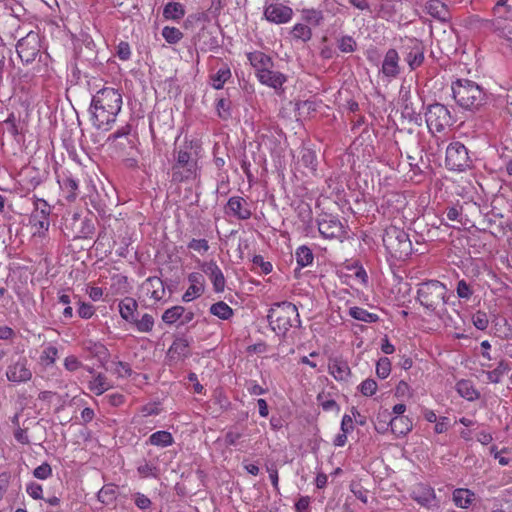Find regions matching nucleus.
<instances>
[{"mask_svg":"<svg viewBox=\"0 0 512 512\" xmlns=\"http://www.w3.org/2000/svg\"><path fill=\"white\" fill-rule=\"evenodd\" d=\"M121 107L122 96L118 90L110 87L99 90L93 96L90 105L94 126L101 129L115 122Z\"/></svg>","mask_w":512,"mask_h":512,"instance_id":"f257e3e1","label":"nucleus"},{"mask_svg":"<svg viewBox=\"0 0 512 512\" xmlns=\"http://www.w3.org/2000/svg\"><path fill=\"white\" fill-rule=\"evenodd\" d=\"M453 97L457 104L464 109H479L486 99L483 89L474 81L457 79L451 86Z\"/></svg>","mask_w":512,"mask_h":512,"instance_id":"f03ea898","label":"nucleus"},{"mask_svg":"<svg viewBox=\"0 0 512 512\" xmlns=\"http://www.w3.org/2000/svg\"><path fill=\"white\" fill-rule=\"evenodd\" d=\"M267 319L271 329L283 336L295 323H301L296 305L288 301L275 303L270 308Z\"/></svg>","mask_w":512,"mask_h":512,"instance_id":"7ed1b4c3","label":"nucleus"},{"mask_svg":"<svg viewBox=\"0 0 512 512\" xmlns=\"http://www.w3.org/2000/svg\"><path fill=\"white\" fill-rule=\"evenodd\" d=\"M383 243L390 255L396 259H405L412 253V243L409 235L396 226L385 229Z\"/></svg>","mask_w":512,"mask_h":512,"instance_id":"20e7f679","label":"nucleus"},{"mask_svg":"<svg viewBox=\"0 0 512 512\" xmlns=\"http://www.w3.org/2000/svg\"><path fill=\"white\" fill-rule=\"evenodd\" d=\"M446 286L437 280H429L418 285L417 300L430 311H436L438 307L446 303Z\"/></svg>","mask_w":512,"mask_h":512,"instance_id":"39448f33","label":"nucleus"},{"mask_svg":"<svg viewBox=\"0 0 512 512\" xmlns=\"http://www.w3.org/2000/svg\"><path fill=\"white\" fill-rule=\"evenodd\" d=\"M425 116L427 127L432 133L442 132L454 123V119L449 109L441 103L429 105Z\"/></svg>","mask_w":512,"mask_h":512,"instance_id":"423d86ee","label":"nucleus"},{"mask_svg":"<svg viewBox=\"0 0 512 512\" xmlns=\"http://www.w3.org/2000/svg\"><path fill=\"white\" fill-rule=\"evenodd\" d=\"M446 165L452 170L463 171L470 166L467 148L461 142H452L446 149Z\"/></svg>","mask_w":512,"mask_h":512,"instance_id":"0eeeda50","label":"nucleus"},{"mask_svg":"<svg viewBox=\"0 0 512 512\" xmlns=\"http://www.w3.org/2000/svg\"><path fill=\"white\" fill-rule=\"evenodd\" d=\"M18 56L24 63H31L40 52V38L37 33L29 32L16 45Z\"/></svg>","mask_w":512,"mask_h":512,"instance_id":"6e6552de","label":"nucleus"},{"mask_svg":"<svg viewBox=\"0 0 512 512\" xmlns=\"http://www.w3.org/2000/svg\"><path fill=\"white\" fill-rule=\"evenodd\" d=\"M50 206L43 199H38L35 203V210L30 216V223L34 228V235L44 236L49 229Z\"/></svg>","mask_w":512,"mask_h":512,"instance_id":"1a4fd4ad","label":"nucleus"},{"mask_svg":"<svg viewBox=\"0 0 512 512\" xmlns=\"http://www.w3.org/2000/svg\"><path fill=\"white\" fill-rule=\"evenodd\" d=\"M318 230L327 239H343L347 233L341 221L331 214H323L318 219Z\"/></svg>","mask_w":512,"mask_h":512,"instance_id":"9d476101","label":"nucleus"},{"mask_svg":"<svg viewBox=\"0 0 512 512\" xmlns=\"http://www.w3.org/2000/svg\"><path fill=\"white\" fill-rule=\"evenodd\" d=\"M405 60L411 70L420 67L424 62L425 46L416 38H406L403 44Z\"/></svg>","mask_w":512,"mask_h":512,"instance_id":"9b49d317","label":"nucleus"},{"mask_svg":"<svg viewBox=\"0 0 512 512\" xmlns=\"http://www.w3.org/2000/svg\"><path fill=\"white\" fill-rule=\"evenodd\" d=\"M485 27L502 39L501 46L512 54V20L502 18L487 21Z\"/></svg>","mask_w":512,"mask_h":512,"instance_id":"f8f14e48","label":"nucleus"},{"mask_svg":"<svg viewBox=\"0 0 512 512\" xmlns=\"http://www.w3.org/2000/svg\"><path fill=\"white\" fill-rule=\"evenodd\" d=\"M293 10L282 3L270 4L264 9V17L267 21L275 24H284L291 20Z\"/></svg>","mask_w":512,"mask_h":512,"instance_id":"ddd939ff","label":"nucleus"},{"mask_svg":"<svg viewBox=\"0 0 512 512\" xmlns=\"http://www.w3.org/2000/svg\"><path fill=\"white\" fill-rule=\"evenodd\" d=\"M7 379L12 382H26L32 377V372L27 367V360L22 358L11 364L6 372Z\"/></svg>","mask_w":512,"mask_h":512,"instance_id":"4468645a","label":"nucleus"},{"mask_svg":"<svg viewBox=\"0 0 512 512\" xmlns=\"http://www.w3.org/2000/svg\"><path fill=\"white\" fill-rule=\"evenodd\" d=\"M71 221L75 230L74 238H88L94 233L95 225L92 219L82 218L80 214L74 213Z\"/></svg>","mask_w":512,"mask_h":512,"instance_id":"2eb2a0df","label":"nucleus"},{"mask_svg":"<svg viewBox=\"0 0 512 512\" xmlns=\"http://www.w3.org/2000/svg\"><path fill=\"white\" fill-rule=\"evenodd\" d=\"M226 208L228 214H232L239 220L249 219L252 214L247 201L239 196L229 198Z\"/></svg>","mask_w":512,"mask_h":512,"instance_id":"dca6fc26","label":"nucleus"},{"mask_svg":"<svg viewBox=\"0 0 512 512\" xmlns=\"http://www.w3.org/2000/svg\"><path fill=\"white\" fill-rule=\"evenodd\" d=\"M203 272L210 278L215 292H223L225 288V278L216 262L210 261L202 265Z\"/></svg>","mask_w":512,"mask_h":512,"instance_id":"f3484780","label":"nucleus"},{"mask_svg":"<svg viewBox=\"0 0 512 512\" xmlns=\"http://www.w3.org/2000/svg\"><path fill=\"white\" fill-rule=\"evenodd\" d=\"M247 58L255 69L256 76L274 67L272 58L261 51L250 52L247 54Z\"/></svg>","mask_w":512,"mask_h":512,"instance_id":"a211bd4d","label":"nucleus"},{"mask_svg":"<svg viewBox=\"0 0 512 512\" xmlns=\"http://www.w3.org/2000/svg\"><path fill=\"white\" fill-rule=\"evenodd\" d=\"M188 280L190 286L182 297L185 302H189L193 300L194 297L200 296L204 291V277L202 274L193 272L189 274Z\"/></svg>","mask_w":512,"mask_h":512,"instance_id":"6ab92c4d","label":"nucleus"},{"mask_svg":"<svg viewBox=\"0 0 512 512\" xmlns=\"http://www.w3.org/2000/svg\"><path fill=\"white\" fill-rule=\"evenodd\" d=\"M186 168L187 176H196L197 174V161L191 158V154L187 151L179 150L177 152L176 162L172 169Z\"/></svg>","mask_w":512,"mask_h":512,"instance_id":"aec40b11","label":"nucleus"},{"mask_svg":"<svg viewBox=\"0 0 512 512\" xmlns=\"http://www.w3.org/2000/svg\"><path fill=\"white\" fill-rule=\"evenodd\" d=\"M137 308L138 303L132 297H125L119 303V312L121 317L130 323L136 321V318L138 316Z\"/></svg>","mask_w":512,"mask_h":512,"instance_id":"412c9836","label":"nucleus"},{"mask_svg":"<svg viewBox=\"0 0 512 512\" xmlns=\"http://www.w3.org/2000/svg\"><path fill=\"white\" fill-rule=\"evenodd\" d=\"M398 59V53L395 49H389L386 52L382 64V72L384 75L388 77H395L399 73Z\"/></svg>","mask_w":512,"mask_h":512,"instance_id":"4be33fe9","label":"nucleus"},{"mask_svg":"<svg viewBox=\"0 0 512 512\" xmlns=\"http://www.w3.org/2000/svg\"><path fill=\"white\" fill-rule=\"evenodd\" d=\"M328 367L336 380H346L351 374L348 363L339 358L330 359Z\"/></svg>","mask_w":512,"mask_h":512,"instance_id":"5701e85b","label":"nucleus"},{"mask_svg":"<svg viewBox=\"0 0 512 512\" xmlns=\"http://www.w3.org/2000/svg\"><path fill=\"white\" fill-rule=\"evenodd\" d=\"M259 81L267 85L269 87H272L274 89L281 88L283 83L286 81V76L278 71H273L272 69H269L265 71L264 73H261L257 76Z\"/></svg>","mask_w":512,"mask_h":512,"instance_id":"b1692460","label":"nucleus"},{"mask_svg":"<svg viewBox=\"0 0 512 512\" xmlns=\"http://www.w3.org/2000/svg\"><path fill=\"white\" fill-rule=\"evenodd\" d=\"M391 431L397 436H404L412 430V421L406 416H394L389 420Z\"/></svg>","mask_w":512,"mask_h":512,"instance_id":"393cba45","label":"nucleus"},{"mask_svg":"<svg viewBox=\"0 0 512 512\" xmlns=\"http://www.w3.org/2000/svg\"><path fill=\"white\" fill-rule=\"evenodd\" d=\"M413 499L422 506L430 507L435 500L434 490L429 486H419L413 491Z\"/></svg>","mask_w":512,"mask_h":512,"instance_id":"a878e982","label":"nucleus"},{"mask_svg":"<svg viewBox=\"0 0 512 512\" xmlns=\"http://www.w3.org/2000/svg\"><path fill=\"white\" fill-rule=\"evenodd\" d=\"M474 499V493L469 489L458 488L453 491V501L460 508H468Z\"/></svg>","mask_w":512,"mask_h":512,"instance_id":"bb28decb","label":"nucleus"},{"mask_svg":"<svg viewBox=\"0 0 512 512\" xmlns=\"http://www.w3.org/2000/svg\"><path fill=\"white\" fill-rule=\"evenodd\" d=\"M148 292L154 300H161L165 295V287L163 281L158 277H150L147 279Z\"/></svg>","mask_w":512,"mask_h":512,"instance_id":"cd10ccee","label":"nucleus"},{"mask_svg":"<svg viewBox=\"0 0 512 512\" xmlns=\"http://www.w3.org/2000/svg\"><path fill=\"white\" fill-rule=\"evenodd\" d=\"M426 9L434 18H438L440 20H445L447 18V7L440 0H430L426 5Z\"/></svg>","mask_w":512,"mask_h":512,"instance_id":"c85d7f7f","label":"nucleus"},{"mask_svg":"<svg viewBox=\"0 0 512 512\" xmlns=\"http://www.w3.org/2000/svg\"><path fill=\"white\" fill-rule=\"evenodd\" d=\"M59 184L62 190L67 193L66 199L74 201L77 197L78 182L72 177L65 176L62 180H59Z\"/></svg>","mask_w":512,"mask_h":512,"instance_id":"c756f323","label":"nucleus"},{"mask_svg":"<svg viewBox=\"0 0 512 512\" xmlns=\"http://www.w3.org/2000/svg\"><path fill=\"white\" fill-rule=\"evenodd\" d=\"M185 15L184 7L179 2H169L165 5L163 16L166 19L179 20Z\"/></svg>","mask_w":512,"mask_h":512,"instance_id":"7c9ffc66","label":"nucleus"},{"mask_svg":"<svg viewBox=\"0 0 512 512\" xmlns=\"http://www.w3.org/2000/svg\"><path fill=\"white\" fill-rule=\"evenodd\" d=\"M295 257H296L298 267L300 269L312 264L313 259H314L312 250L305 245L297 248V250L295 252Z\"/></svg>","mask_w":512,"mask_h":512,"instance_id":"2f4dec72","label":"nucleus"},{"mask_svg":"<svg viewBox=\"0 0 512 512\" xmlns=\"http://www.w3.org/2000/svg\"><path fill=\"white\" fill-rule=\"evenodd\" d=\"M349 314L356 320H360L367 323L377 322L379 317L377 314L370 313L367 310L360 307H352L349 310Z\"/></svg>","mask_w":512,"mask_h":512,"instance_id":"473e14b6","label":"nucleus"},{"mask_svg":"<svg viewBox=\"0 0 512 512\" xmlns=\"http://www.w3.org/2000/svg\"><path fill=\"white\" fill-rule=\"evenodd\" d=\"M458 393L467 400H474L478 398V392L473 388L472 384L468 380H460L456 384Z\"/></svg>","mask_w":512,"mask_h":512,"instance_id":"72a5a7b5","label":"nucleus"},{"mask_svg":"<svg viewBox=\"0 0 512 512\" xmlns=\"http://www.w3.org/2000/svg\"><path fill=\"white\" fill-rule=\"evenodd\" d=\"M149 442L155 446L167 447L173 443V437L168 431H157L149 437Z\"/></svg>","mask_w":512,"mask_h":512,"instance_id":"f704fd0d","label":"nucleus"},{"mask_svg":"<svg viewBox=\"0 0 512 512\" xmlns=\"http://www.w3.org/2000/svg\"><path fill=\"white\" fill-rule=\"evenodd\" d=\"M210 313L222 320H227L233 315V310L225 302L219 301L210 307Z\"/></svg>","mask_w":512,"mask_h":512,"instance_id":"c9c22d12","label":"nucleus"},{"mask_svg":"<svg viewBox=\"0 0 512 512\" xmlns=\"http://www.w3.org/2000/svg\"><path fill=\"white\" fill-rule=\"evenodd\" d=\"M110 388V384L107 381L106 376L99 373L92 381L89 383V389L94 392L96 395H101L105 391Z\"/></svg>","mask_w":512,"mask_h":512,"instance_id":"e433bc0d","label":"nucleus"},{"mask_svg":"<svg viewBox=\"0 0 512 512\" xmlns=\"http://www.w3.org/2000/svg\"><path fill=\"white\" fill-rule=\"evenodd\" d=\"M510 370L506 361H500L495 369L487 373V378L492 383H499L504 374Z\"/></svg>","mask_w":512,"mask_h":512,"instance_id":"4c0bfd02","label":"nucleus"},{"mask_svg":"<svg viewBox=\"0 0 512 512\" xmlns=\"http://www.w3.org/2000/svg\"><path fill=\"white\" fill-rule=\"evenodd\" d=\"M185 312V308L183 306H174L169 309H167L163 315L162 320L166 324L172 325L177 320H180L181 315Z\"/></svg>","mask_w":512,"mask_h":512,"instance_id":"58836bf2","label":"nucleus"},{"mask_svg":"<svg viewBox=\"0 0 512 512\" xmlns=\"http://www.w3.org/2000/svg\"><path fill=\"white\" fill-rule=\"evenodd\" d=\"M97 498L104 504H109L116 499V486L108 484L103 486L97 494Z\"/></svg>","mask_w":512,"mask_h":512,"instance_id":"ea45409f","label":"nucleus"},{"mask_svg":"<svg viewBox=\"0 0 512 512\" xmlns=\"http://www.w3.org/2000/svg\"><path fill=\"white\" fill-rule=\"evenodd\" d=\"M189 344L190 343L186 338H183V337L176 338L173 341V343L169 349V352L176 353L179 356L187 357L189 355V350H188Z\"/></svg>","mask_w":512,"mask_h":512,"instance_id":"a19ab883","label":"nucleus"},{"mask_svg":"<svg viewBox=\"0 0 512 512\" xmlns=\"http://www.w3.org/2000/svg\"><path fill=\"white\" fill-rule=\"evenodd\" d=\"M301 162L311 171H315L317 166V157L315 152L311 149L303 148L301 150Z\"/></svg>","mask_w":512,"mask_h":512,"instance_id":"79ce46f5","label":"nucleus"},{"mask_svg":"<svg viewBox=\"0 0 512 512\" xmlns=\"http://www.w3.org/2000/svg\"><path fill=\"white\" fill-rule=\"evenodd\" d=\"M138 331L140 332H150L154 326V318L150 314H144L141 319L136 318V321L132 322Z\"/></svg>","mask_w":512,"mask_h":512,"instance_id":"37998d69","label":"nucleus"},{"mask_svg":"<svg viewBox=\"0 0 512 512\" xmlns=\"http://www.w3.org/2000/svg\"><path fill=\"white\" fill-rule=\"evenodd\" d=\"M391 419V413L387 409L380 411L377 414V423L375 424L376 430L381 433L386 432L388 427H390L389 420Z\"/></svg>","mask_w":512,"mask_h":512,"instance_id":"c03bdc74","label":"nucleus"},{"mask_svg":"<svg viewBox=\"0 0 512 512\" xmlns=\"http://www.w3.org/2000/svg\"><path fill=\"white\" fill-rule=\"evenodd\" d=\"M162 36L168 43L176 44L182 39L183 33L178 28L166 26L162 30Z\"/></svg>","mask_w":512,"mask_h":512,"instance_id":"a18cd8bd","label":"nucleus"},{"mask_svg":"<svg viewBox=\"0 0 512 512\" xmlns=\"http://www.w3.org/2000/svg\"><path fill=\"white\" fill-rule=\"evenodd\" d=\"M291 33L294 38L301 39L305 42L310 40L312 37L311 29L307 25L300 24V23L296 24L293 27Z\"/></svg>","mask_w":512,"mask_h":512,"instance_id":"49530a36","label":"nucleus"},{"mask_svg":"<svg viewBox=\"0 0 512 512\" xmlns=\"http://www.w3.org/2000/svg\"><path fill=\"white\" fill-rule=\"evenodd\" d=\"M231 77V71L229 68H222L212 77L213 87L215 89H221L224 83Z\"/></svg>","mask_w":512,"mask_h":512,"instance_id":"de8ad7c7","label":"nucleus"},{"mask_svg":"<svg viewBox=\"0 0 512 512\" xmlns=\"http://www.w3.org/2000/svg\"><path fill=\"white\" fill-rule=\"evenodd\" d=\"M391 372V362L387 357H382L377 361L376 374L379 378L385 379Z\"/></svg>","mask_w":512,"mask_h":512,"instance_id":"09e8293b","label":"nucleus"},{"mask_svg":"<svg viewBox=\"0 0 512 512\" xmlns=\"http://www.w3.org/2000/svg\"><path fill=\"white\" fill-rule=\"evenodd\" d=\"M402 115L405 118H408L411 122H414L415 124L420 125L422 122L421 113L416 112L412 107V103H408L407 101L403 107Z\"/></svg>","mask_w":512,"mask_h":512,"instance_id":"8fccbe9b","label":"nucleus"},{"mask_svg":"<svg viewBox=\"0 0 512 512\" xmlns=\"http://www.w3.org/2000/svg\"><path fill=\"white\" fill-rule=\"evenodd\" d=\"M303 17L308 23L317 26L323 20V13L316 9H306L303 10Z\"/></svg>","mask_w":512,"mask_h":512,"instance_id":"3c124183","label":"nucleus"},{"mask_svg":"<svg viewBox=\"0 0 512 512\" xmlns=\"http://www.w3.org/2000/svg\"><path fill=\"white\" fill-rule=\"evenodd\" d=\"M472 322L474 326L479 330H485L488 327L489 319L485 312L477 311L472 316Z\"/></svg>","mask_w":512,"mask_h":512,"instance_id":"603ef678","label":"nucleus"},{"mask_svg":"<svg viewBox=\"0 0 512 512\" xmlns=\"http://www.w3.org/2000/svg\"><path fill=\"white\" fill-rule=\"evenodd\" d=\"M360 392L364 396H372L376 393L377 382L374 379H366L359 386Z\"/></svg>","mask_w":512,"mask_h":512,"instance_id":"864d4df0","label":"nucleus"},{"mask_svg":"<svg viewBox=\"0 0 512 512\" xmlns=\"http://www.w3.org/2000/svg\"><path fill=\"white\" fill-rule=\"evenodd\" d=\"M33 475L37 479L45 480L52 475V468L47 462H44L34 469Z\"/></svg>","mask_w":512,"mask_h":512,"instance_id":"5fc2aeb1","label":"nucleus"},{"mask_svg":"<svg viewBox=\"0 0 512 512\" xmlns=\"http://www.w3.org/2000/svg\"><path fill=\"white\" fill-rule=\"evenodd\" d=\"M4 124L6 126L7 132L11 136L16 137L20 133L17 125V119L13 113L8 116V118L4 121Z\"/></svg>","mask_w":512,"mask_h":512,"instance_id":"6e6d98bb","label":"nucleus"},{"mask_svg":"<svg viewBox=\"0 0 512 512\" xmlns=\"http://www.w3.org/2000/svg\"><path fill=\"white\" fill-rule=\"evenodd\" d=\"M133 497L135 505L141 510L148 509L152 504L151 500L140 492L135 493Z\"/></svg>","mask_w":512,"mask_h":512,"instance_id":"4d7b16f0","label":"nucleus"},{"mask_svg":"<svg viewBox=\"0 0 512 512\" xmlns=\"http://www.w3.org/2000/svg\"><path fill=\"white\" fill-rule=\"evenodd\" d=\"M217 111L221 118H228L230 116L229 109H230V101L226 100L224 98H221L217 102Z\"/></svg>","mask_w":512,"mask_h":512,"instance_id":"13d9d810","label":"nucleus"},{"mask_svg":"<svg viewBox=\"0 0 512 512\" xmlns=\"http://www.w3.org/2000/svg\"><path fill=\"white\" fill-rule=\"evenodd\" d=\"M188 248L198 252H206L209 249V245L205 239H192L188 243Z\"/></svg>","mask_w":512,"mask_h":512,"instance_id":"bf43d9fd","label":"nucleus"},{"mask_svg":"<svg viewBox=\"0 0 512 512\" xmlns=\"http://www.w3.org/2000/svg\"><path fill=\"white\" fill-rule=\"evenodd\" d=\"M252 262L254 265L259 266L264 274H269L272 271V264L268 261H264L261 255H255Z\"/></svg>","mask_w":512,"mask_h":512,"instance_id":"052dcab7","label":"nucleus"},{"mask_svg":"<svg viewBox=\"0 0 512 512\" xmlns=\"http://www.w3.org/2000/svg\"><path fill=\"white\" fill-rule=\"evenodd\" d=\"M130 132H131V125L130 124H126L125 126H123L120 129H118L116 132L111 134L108 137V141L115 142V141H117L120 138H126L127 139V136L130 134Z\"/></svg>","mask_w":512,"mask_h":512,"instance_id":"680f3d73","label":"nucleus"},{"mask_svg":"<svg viewBox=\"0 0 512 512\" xmlns=\"http://www.w3.org/2000/svg\"><path fill=\"white\" fill-rule=\"evenodd\" d=\"M457 295L464 299H469L472 295L469 285L464 280H460L457 284Z\"/></svg>","mask_w":512,"mask_h":512,"instance_id":"e2e57ef3","label":"nucleus"},{"mask_svg":"<svg viewBox=\"0 0 512 512\" xmlns=\"http://www.w3.org/2000/svg\"><path fill=\"white\" fill-rule=\"evenodd\" d=\"M115 372L119 377H130L132 369L128 363L119 361L116 363Z\"/></svg>","mask_w":512,"mask_h":512,"instance_id":"0e129e2a","label":"nucleus"},{"mask_svg":"<svg viewBox=\"0 0 512 512\" xmlns=\"http://www.w3.org/2000/svg\"><path fill=\"white\" fill-rule=\"evenodd\" d=\"M117 56L121 60H128L131 56L130 46L127 42H120L117 46Z\"/></svg>","mask_w":512,"mask_h":512,"instance_id":"69168bd1","label":"nucleus"},{"mask_svg":"<svg viewBox=\"0 0 512 512\" xmlns=\"http://www.w3.org/2000/svg\"><path fill=\"white\" fill-rule=\"evenodd\" d=\"M27 493L33 498V499H41L42 498V486L37 483H30L27 485L26 488Z\"/></svg>","mask_w":512,"mask_h":512,"instance_id":"338daca9","label":"nucleus"},{"mask_svg":"<svg viewBox=\"0 0 512 512\" xmlns=\"http://www.w3.org/2000/svg\"><path fill=\"white\" fill-rule=\"evenodd\" d=\"M94 314V307L88 303H81L78 309V315L81 318L89 319Z\"/></svg>","mask_w":512,"mask_h":512,"instance_id":"774afa93","label":"nucleus"}]
</instances>
